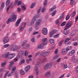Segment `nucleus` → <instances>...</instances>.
<instances>
[{"mask_svg":"<svg viewBox=\"0 0 78 78\" xmlns=\"http://www.w3.org/2000/svg\"><path fill=\"white\" fill-rule=\"evenodd\" d=\"M43 41V43H41V44L38 45L37 47V50H39V49H42L44 48V45H46L48 43V41L47 39H43L42 40Z\"/></svg>","mask_w":78,"mask_h":78,"instance_id":"f257e3e1","label":"nucleus"},{"mask_svg":"<svg viewBox=\"0 0 78 78\" xmlns=\"http://www.w3.org/2000/svg\"><path fill=\"white\" fill-rule=\"evenodd\" d=\"M17 19V16L16 15H14L12 16V17L11 18H9L8 20V21H7V24H8L10 22H14V20H16Z\"/></svg>","mask_w":78,"mask_h":78,"instance_id":"f03ea898","label":"nucleus"},{"mask_svg":"<svg viewBox=\"0 0 78 78\" xmlns=\"http://www.w3.org/2000/svg\"><path fill=\"white\" fill-rule=\"evenodd\" d=\"M71 60L72 62L74 63H76L78 62V58L75 56V55H74L71 57Z\"/></svg>","mask_w":78,"mask_h":78,"instance_id":"7ed1b4c3","label":"nucleus"},{"mask_svg":"<svg viewBox=\"0 0 78 78\" xmlns=\"http://www.w3.org/2000/svg\"><path fill=\"white\" fill-rule=\"evenodd\" d=\"M51 64L50 63L46 64L44 67V70H47V69L51 67Z\"/></svg>","mask_w":78,"mask_h":78,"instance_id":"20e7f679","label":"nucleus"},{"mask_svg":"<svg viewBox=\"0 0 78 78\" xmlns=\"http://www.w3.org/2000/svg\"><path fill=\"white\" fill-rule=\"evenodd\" d=\"M47 33H48V30L47 28L46 27L44 28L42 30V33L44 35H46L47 34Z\"/></svg>","mask_w":78,"mask_h":78,"instance_id":"39448f33","label":"nucleus"},{"mask_svg":"<svg viewBox=\"0 0 78 78\" xmlns=\"http://www.w3.org/2000/svg\"><path fill=\"white\" fill-rule=\"evenodd\" d=\"M69 50V48L67 47L66 49H63L62 51V53L63 55H66Z\"/></svg>","mask_w":78,"mask_h":78,"instance_id":"423d86ee","label":"nucleus"},{"mask_svg":"<svg viewBox=\"0 0 78 78\" xmlns=\"http://www.w3.org/2000/svg\"><path fill=\"white\" fill-rule=\"evenodd\" d=\"M41 22V19H39L38 20L36 21V23H35V27H38V25H39V24H40Z\"/></svg>","mask_w":78,"mask_h":78,"instance_id":"0eeeda50","label":"nucleus"},{"mask_svg":"<svg viewBox=\"0 0 78 78\" xmlns=\"http://www.w3.org/2000/svg\"><path fill=\"white\" fill-rule=\"evenodd\" d=\"M50 53V51H46L43 53V57H45V56H48V55H49Z\"/></svg>","mask_w":78,"mask_h":78,"instance_id":"6e6552de","label":"nucleus"},{"mask_svg":"<svg viewBox=\"0 0 78 78\" xmlns=\"http://www.w3.org/2000/svg\"><path fill=\"white\" fill-rule=\"evenodd\" d=\"M18 49V46H13L11 47V50L12 51H16Z\"/></svg>","mask_w":78,"mask_h":78,"instance_id":"1a4fd4ad","label":"nucleus"},{"mask_svg":"<svg viewBox=\"0 0 78 78\" xmlns=\"http://www.w3.org/2000/svg\"><path fill=\"white\" fill-rule=\"evenodd\" d=\"M40 66H41L40 62L37 63L36 64L35 67H34V69L35 70H38V69H39V67H40Z\"/></svg>","mask_w":78,"mask_h":78,"instance_id":"9d476101","label":"nucleus"},{"mask_svg":"<svg viewBox=\"0 0 78 78\" xmlns=\"http://www.w3.org/2000/svg\"><path fill=\"white\" fill-rule=\"evenodd\" d=\"M23 53V51H20L19 52V54L18 55V58H21Z\"/></svg>","mask_w":78,"mask_h":78,"instance_id":"9b49d317","label":"nucleus"},{"mask_svg":"<svg viewBox=\"0 0 78 78\" xmlns=\"http://www.w3.org/2000/svg\"><path fill=\"white\" fill-rule=\"evenodd\" d=\"M51 75L50 72L48 71L45 73V76L46 77H50Z\"/></svg>","mask_w":78,"mask_h":78,"instance_id":"f8f14e48","label":"nucleus"},{"mask_svg":"<svg viewBox=\"0 0 78 78\" xmlns=\"http://www.w3.org/2000/svg\"><path fill=\"white\" fill-rule=\"evenodd\" d=\"M21 21V18H20L18 19L16 22V24L15 26V27H18L19 25V23Z\"/></svg>","mask_w":78,"mask_h":78,"instance_id":"ddd939ff","label":"nucleus"},{"mask_svg":"<svg viewBox=\"0 0 78 78\" xmlns=\"http://www.w3.org/2000/svg\"><path fill=\"white\" fill-rule=\"evenodd\" d=\"M31 68V66L30 65H28L26 66L25 69V71L27 72Z\"/></svg>","mask_w":78,"mask_h":78,"instance_id":"4468645a","label":"nucleus"},{"mask_svg":"<svg viewBox=\"0 0 78 78\" xmlns=\"http://www.w3.org/2000/svg\"><path fill=\"white\" fill-rule=\"evenodd\" d=\"M30 46V44H27L23 47V48L24 49H27Z\"/></svg>","mask_w":78,"mask_h":78,"instance_id":"2eb2a0df","label":"nucleus"},{"mask_svg":"<svg viewBox=\"0 0 78 78\" xmlns=\"http://www.w3.org/2000/svg\"><path fill=\"white\" fill-rule=\"evenodd\" d=\"M4 7H5V3H4V2H2L1 4V8L0 9V11H2V10H3V8Z\"/></svg>","mask_w":78,"mask_h":78,"instance_id":"dca6fc26","label":"nucleus"},{"mask_svg":"<svg viewBox=\"0 0 78 78\" xmlns=\"http://www.w3.org/2000/svg\"><path fill=\"white\" fill-rule=\"evenodd\" d=\"M15 56H16V54H10L9 59H12V58H13L15 57Z\"/></svg>","mask_w":78,"mask_h":78,"instance_id":"f3484780","label":"nucleus"},{"mask_svg":"<svg viewBox=\"0 0 78 78\" xmlns=\"http://www.w3.org/2000/svg\"><path fill=\"white\" fill-rule=\"evenodd\" d=\"M10 54H9V52H7L5 55V58H9V57H10Z\"/></svg>","mask_w":78,"mask_h":78,"instance_id":"a211bd4d","label":"nucleus"},{"mask_svg":"<svg viewBox=\"0 0 78 78\" xmlns=\"http://www.w3.org/2000/svg\"><path fill=\"white\" fill-rule=\"evenodd\" d=\"M24 27H24V26H23L22 25L20 26L19 28L20 31H23V28H24Z\"/></svg>","mask_w":78,"mask_h":78,"instance_id":"6ab92c4d","label":"nucleus"},{"mask_svg":"<svg viewBox=\"0 0 78 78\" xmlns=\"http://www.w3.org/2000/svg\"><path fill=\"white\" fill-rule=\"evenodd\" d=\"M63 34L65 35H67L69 34V30H66L64 31Z\"/></svg>","mask_w":78,"mask_h":78,"instance_id":"aec40b11","label":"nucleus"},{"mask_svg":"<svg viewBox=\"0 0 78 78\" xmlns=\"http://www.w3.org/2000/svg\"><path fill=\"white\" fill-rule=\"evenodd\" d=\"M75 31L72 32L70 33L69 36H74V35H75Z\"/></svg>","mask_w":78,"mask_h":78,"instance_id":"412c9836","label":"nucleus"},{"mask_svg":"<svg viewBox=\"0 0 78 78\" xmlns=\"http://www.w3.org/2000/svg\"><path fill=\"white\" fill-rule=\"evenodd\" d=\"M16 70V67H13V69L11 71L12 73H14Z\"/></svg>","mask_w":78,"mask_h":78,"instance_id":"4be33fe9","label":"nucleus"},{"mask_svg":"<svg viewBox=\"0 0 78 78\" xmlns=\"http://www.w3.org/2000/svg\"><path fill=\"white\" fill-rule=\"evenodd\" d=\"M27 41H24L21 44V46L24 47V46H25L26 44H27Z\"/></svg>","mask_w":78,"mask_h":78,"instance_id":"5701e85b","label":"nucleus"},{"mask_svg":"<svg viewBox=\"0 0 78 78\" xmlns=\"http://www.w3.org/2000/svg\"><path fill=\"white\" fill-rule=\"evenodd\" d=\"M10 3V0H7L6 2L5 3V5L8 6L9 5Z\"/></svg>","mask_w":78,"mask_h":78,"instance_id":"b1692460","label":"nucleus"},{"mask_svg":"<svg viewBox=\"0 0 78 78\" xmlns=\"http://www.w3.org/2000/svg\"><path fill=\"white\" fill-rule=\"evenodd\" d=\"M49 42L51 44H52V45H54V44L55 43V41H54V40L53 39H51L49 40Z\"/></svg>","mask_w":78,"mask_h":78,"instance_id":"393cba45","label":"nucleus"},{"mask_svg":"<svg viewBox=\"0 0 78 78\" xmlns=\"http://www.w3.org/2000/svg\"><path fill=\"white\" fill-rule=\"evenodd\" d=\"M64 42V40H62L61 41H60L58 43V46H61L62 44V42Z\"/></svg>","mask_w":78,"mask_h":78,"instance_id":"a878e982","label":"nucleus"},{"mask_svg":"<svg viewBox=\"0 0 78 78\" xmlns=\"http://www.w3.org/2000/svg\"><path fill=\"white\" fill-rule=\"evenodd\" d=\"M35 5H36V3H33L30 6V8H33L34 6H35Z\"/></svg>","mask_w":78,"mask_h":78,"instance_id":"bb28decb","label":"nucleus"},{"mask_svg":"<svg viewBox=\"0 0 78 78\" xmlns=\"http://www.w3.org/2000/svg\"><path fill=\"white\" fill-rule=\"evenodd\" d=\"M32 61V59L31 58L27 59L26 60L27 63V64H29L30 63V62Z\"/></svg>","mask_w":78,"mask_h":78,"instance_id":"cd10ccee","label":"nucleus"},{"mask_svg":"<svg viewBox=\"0 0 78 78\" xmlns=\"http://www.w3.org/2000/svg\"><path fill=\"white\" fill-rule=\"evenodd\" d=\"M69 23H68L66 25V27L64 29V30H69Z\"/></svg>","mask_w":78,"mask_h":78,"instance_id":"c85d7f7f","label":"nucleus"},{"mask_svg":"<svg viewBox=\"0 0 78 78\" xmlns=\"http://www.w3.org/2000/svg\"><path fill=\"white\" fill-rule=\"evenodd\" d=\"M20 73L22 75H23L25 74V72L23 70L21 69L20 70Z\"/></svg>","mask_w":78,"mask_h":78,"instance_id":"c756f323","label":"nucleus"},{"mask_svg":"<svg viewBox=\"0 0 78 78\" xmlns=\"http://www.w3.org/2000/svg\"><path fill=\"white\" fill-rule=\"evenodd\" d=\"M38 70V69H36V75L37 76H38V75H39V72Z\"/></svg>","mask_w":78,"mask_h":78,"instance_id":"7c9ffc66","label":"nucleus"},{"mask_svg":"<svg viewBox=\"0 0 78 78\" xmlns=\"http://www.w3.org/2000/svg\"><path fill=\"white\" fill-rule=\"evenodd\" d=\"M49 34V37H51V36H53V35L54 34L51 31Z\"/></svg>","mask_w":78,"mask_h":78,"instance_id":"2f4dec72","label":"nucleus"},{"mask_svg":"<svg viewBox=\"0 0 78 78\" xmlns=\"http://www.w3.org/2000/svg\"><path fill=\"white\" fill-rule=\"evenodd\" d=\"M59 34H58L55 35L53 37H55V38H58V37H59Z\"/></svg>","mask_w":78,"mask_h":78,"instance_id":"473e14b6","label":"nucleus"},{"mask_svg":"<svg viewBox=\"0 0 78 78\" xmlns=\"http://www.w3.org/2000/svg\"><path fill=\"white\" fill-rule=\"evenodd\" d=\"M51 31L52 32V33L54 34H55V33H56V32H57V30L54 29L52 30Z\"/></svg>","mask_w":78,"mask_h":78,"instance_id":"72a5a7b5","label":"nucleus"},{"mask_svg":"<svg viewBox=\"0 0 78 78\" xmlns=\"http://www.w3.org/2000/svg\"><path fill=\"white\" fill-rule=\"evenodd\" d=\"M47 0H45L43 2V5L44 6L47 5Z\"/></svg>","mask_w":78,"mask_h":78,"instance_id":"f704fd0d","label":"nucleus"},{"mask_svg":"<svg viewBox=\"0 0 78 78\" xmlns=\"http://www.w3.org/2000/svg\"><path fill=\"white\" fill-rule=\"evenodd\" d=\"M73 23L72 21H70L69 22V27H71V25H72Z\"/></svg>","mask_w":78,"mask_h":78,"instance_id":"c9c22d12","label":"nucleus"},{"mask_svg":"<svg viewBox=\"0 0 78 78\" xmlns=\"http://www.w3.org/2000/svg\"><path fill=\"white\" fill-rule=\"evenodd\" d=\"M46 9L45 8H43L42 9L41 12H44L45 11V10Z\"/></svg>","mask_w":78,"mask_h":78,"instance_id":"e433bc0d","label":"nucleus"},{"mask_svg":"<svg viewBox=\"0 0 78 78\" xmlns=\"http://www.w3.org/2000/svg\"><path fill=\"white\" fill-rule=\"evenodd\" d=\"M20 58V57H19V58H18V55H17V58H15L13 59L14 61H15V62L17 61L18 60V59H19V58Z\"/></svg>","mask_w":78,"mask_h":78,"instance_id":"4c0bfd02","label":"nucleus"},{"mask_svg":"<svg viewBox=\"0 0 78 78\" xmlns=\"http://www.w3.org/2000/svg\"><path fill=\"white\" fill-rule=\"evenodd\" d=\"M24 54L25 56H27L28 55V51H25Z\"/></svg>","mask_w":78,"mask_h":78,"instance_id":"58836bf2","label":"nucleus"},{"mask_svg":"<svg viewBox=\"0 0 78 78\" xmlns=\"http://www.w3.org/2000/svg\"><path fill=\"white\" fill-rule=\"evenodd\" d=\"M9 41L8 39H4L3 40V42L4 43H6Z\"/></svg>","mask_w":78,"mask_h":78,"instance_id":"ea45409f","label":"nucleus"},{"mask_svg":"<svg viewBox=\"0 0 78 78\" xmlns=\"http://www.w3.org/2000/svg\"><path fill=\"white\" fill-rule=\"evenodd\" d=\"M6 62H4L3 63H2L1 65L2 67H4V66H5V65H6Z\"/></svg>","mask_w":78,"mask_h":78,"instance_id":"a19ab883","label":"nucleus"},{"mask_svg":"<svg viewBox=\"0 0 78 78\" xmlns=\"http://www.w3.org/2000/svg\"><path fill=\"white\" fill-rule=\"evenodd\" d=\"M75 14H76V12H74L71 14V15L72 16V17H73L75 16Z\"/></svg>","mask_w":78,"mask_h":78,"instance_id":"79ce46f5","label":"nucleus"},{"mask_svg":"<svg viewBox=\"0 0 78 78\" xmlns=\"http://www.w3.org/2000/svg\"><path fill=\"white\" fill-rule=\"evenodd\" d=\"M36 17H34L32 18V22H35V20H36Z\"/></svg>","mask_w":78,"mask_h":78,"instance_id":"37998d69","label":"nucleus"},{"mask_svg":"<svg viewBox=\"0 0 78 78\" xmlns=\"http://www.w3.org/2000/svg\"><path fill=\"white\" fill-rule=\"evenodd\" d=\"M68 41H69V39L65 40V41H64V43L65 44H68Z\"/></svg>","mask_w":78,"mask_h":78,"instance_id":"c03bdc74","label":"nucleus"},{"mask_svg":"<svg viewBox=\"0 0 78 78\" xmlns=\"http://www.w3.org/2000/svg\"><path fill=\"white\" fill-rule=\"evenodd\" d=\"M9 44H7L4 46V47H5V48H7V47H9Z\"/></svg>","mask_w":78,"mask_h":78,"instance_id":"a18cd8bd","label":"nucleus"},{"mask_svg":"<svg viewBox=\"0 0 78 78\" xmlns=\"http://www.w3.org/2000/svg\"><path fill=\"white\" fill-rule=\"evenodd\" d=\"M39 33V32L37 31L36 32V31H34L33 34V35H34L35 34H38Z\"/></svg>","mask_w":78,"mask_h":78,"instance_id":"49530a36","label":"nucleus"},{"mask_svg":"<svg viewBox=\"0 0 78 78\" xmlns=\"http://www.w3.org/2000/svg\"><path fill=\"white\" fill-rule=\"evenodd\" d=\"M64 75H65V74H63L60 76L58 78H64Z\"/></svg>","mask_w":78,"mask_h":78,"instance_id":"de8ad7c7","label":"nucleus"},{"mask_svg":"<svg viewBox=\"0 0 78 78\" xmlns=\"http://www.w3.org/2000/svg\"><path fill=\"white\" fill-rule=\"evenodd\" d=\"M56 14V10H55L52 13L51 15L52 16H55V15Z\"/></svg>","mask_w":78,"mask_h":78,"instance_id":"09e8293b","label":"nucleus"},{"mask_svg":"<svg viewBox=\"0 0 78 78\" xmlns=\"http://www.w3.org/2000/svg\"><path fill=\"white\" fill-rule=\"evenodd\" d=\"M14 64V61L10 62V66H12V65H13V64Z\"/></svg>","mask_w":78,"mask_h":78,"instance_id":"8fccbe9b","label":"nucleus"},{"mask_svg":"<svg viewBox=\"0 0 78 78\" xmlns=\"http://www.w3.org/2000/svg\"><path fill=\"white\" fill-rule=\"evenodd\" d=\"M66 24V22H64L62 23V24H61V26H64Z\"/></svg>","mask_w":78,"mask_h":78,"instance_id":"3c124183","label":"nucleus"},{"mask_svg":"<svg viewBox=\"0 0 78 78\" xmlns=\"http://www.w3.org/2000/svg\"><path fill=\"white\" fill-rule=\"evenodd\" d=\"M12 75V73H9L7 76H11Z\"/></svg>","mask_w":78,"mask_h":78,"instance_id":"603ef678","label":"nucleus"},{"mask_svg":"<svg viewBox=\"0 0 78 78\" xmlns=\"http://www.w3.org/2000/svg\"><path fill=\"white\" fill-rule=\"evenodd\" d=\"M17 12H21V9L20 8H17Z\"/></svg>","mask_w":78,"mask_h":78,"instance_id":"864d4df0","label":"nucleus"},{"mask_svg":"<svg viewBox=\"0 0 78 78\" xmlns=\"http://www.w3.org/2000/svg\"><path fill=\"white\" fill-rule=\"evenodd\" d=\"M70 5H73V3H74V2L73 1V0H70Z\"/></svg>","mask_w":78,"mask_h":78,"instance_id":"5fc2aeb1","label":"nucleus"},{"mask_svg":"<svg viewBox=\"0 0 78 78\" xmlns=\"http://www.w3.org/2000/svg\"><path fill=\"white\" fill-rule=\"evenodd\" d=\"M58 57V55H56L53 57V59H56V58H57Z\"/></svg>","mask_w":78,"mask_h":78,"instance_id":"6e6d98bb","label":"nucleus"},{"mask_svg":"<svg viewBox=\"0 0 78 78\" xmlns=\"http://www.w3.org/2000/svg\"><path fill=\"white\" fill-rule=\"evenodd\" d=\"M18 2H19V0H16L15 1V4H14V5H17V3H18Z\"/></svg>","mask_w":78,"mask_h":78,"instance_id":"4d7b16f0","label":"nucleus"},{"mask_svg":"<svg viewBox=\"0 0 78 78\" xmlns=\"http://www.w3.org/2000/svg\"><path fill=\"white\" fill-rule=\"evenodd\" d=\"M73 53H72V52H71H71H69V56H72V55H73Z\"/></svg>","mask_w":78,"mask_h":78,"instance_id":"13d9d810","label":"nucleus"},{"mask_svg":"<svg viewBox=\"0 0 78 78\" xmlns=\"http://www.w3.org/2000/svg\"><path fill=\"white\" fill-rule=\"evenodd\" d=\"M60 61H61V58H59L56 61L58 62H60Z\"/></svg>","mask_w":78,"mask_h":78,"instance_id":"bf43d9fd","label":"nucleus"},{"mask_svg":"<svg viewBox=\"0 0 78 78\" xmlns=\"http://www.w3.org/2000/svg\"><path fill=\"white\" fill-rule=\"evenodd\" d=\"M71 51L73 55L75 54V50H72Z\"/></svg>","mask_w":78,"mask_h":78,"instance_id":"052dcab7","label":"nucleus"},{"mask_svg":"<svg viewBox=\"0 0 78 78\" xmlns=\"http://www.w3.org/2000/svg\"><path fill=\"white\" fill-rule=\"evenodd\" d=\"M33 30V29L32 28L30 27L29 28V32H31V31H32V30Z\"/></svg>","mask_w":78,"mask_h":78,"instance_id":"680f3d73","label":"nucleus"},{"mask_svg":"<svg viewBox=\"0 0 78 78\" xmlns=\"http://www.w3.org/2000/svg\"><path fill=\"white\" fill-rule=\"evenodd\" d=\"M66 20H69V15H67L66 18Z\"/></svg>","mask_w":78,"mask_h":78,"instance_id":"e2e57ef3","label":"nucleus"},{"mask_svg":"<svg viewBox=\"0 0 78 78\" xmlns=\"http://www.w3.org/2000/svg\"><path fill=\"white\" fill-rule=\"evenodd\" d=\"M39 53H40V52H37L36 53L35 56L36 57L37 56H38V55H39Z\"/></svg>","mask_w":78,"mask_h":78,"instance_id":"0e129e2a","label":"nucleus"},{"mask_svg":"<svg viewBox=\"0 0 78 78\" xmlns=\"http://www.w3.org/2000/svg\"><path fill=\"white\" fill-rule=\"evenodd\" d=\"M63 67L64 69H66L67 68V66L66 65H64L63 66Z\"/></svg>","mask_w":78,"mask_h":78,"instance_id":"69168bd1","label":"nucleus"},{"mask_svg":"<svg viewBox=\"0 0 78 78\" xmlns=\"http://www.w3.org/2000/svg\"><path fill=\"white\" fill-rule=\"evenodd\" d=\"M34 22H33V21H32L31 22L30 24L31 26H33V25H34Z\"/></svg>","mask_w":78,"mask_h":78,"instance_id":"338daca9","label":"nucleus"},{"mask_svg":"<svg viewBox=\"0 0 78 78\" xmlns=\"http://www.w3.org/2000/svg\"><path fill=\"white\" fill-rule=\"evenodd\" d=\"M76 72H78V66H77V67L76 69Z\"/></svg>","mask_w":78,"mask_h":78,"instance_id":"774afa93","label":"nucleus"}]
</instances>
